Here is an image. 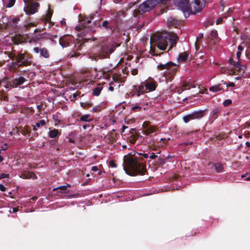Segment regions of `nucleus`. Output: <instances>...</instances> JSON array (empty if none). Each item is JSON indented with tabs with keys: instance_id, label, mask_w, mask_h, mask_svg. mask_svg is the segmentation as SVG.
Masks as SVG:
<instances>
[{
	"instance_id": "41",
	"label": "nucleus",
	"mask_w": 250,
	"mask_h": 250,
	"mask_svg": "<svg viewBox=\"0 0 250 250\" xmlns=\"http://www.w3.org/2000/svg\"><path fill=\"white\" fill-rule=\"evenodd\" d=\"M150 126V123L149 121H145L143 124V127L145 130L149 128Z\"/></svg>"
},
{
	"instance_id": "47",
	"label": "nucleus",
	"mask_w": 250,
	"mask_h": 250,
	"mask_svg": "<svg viewBox=\"0 0 250 250\" xmlns=\"http://www.w3.org/2000/svg\"><path fill=\"white\" fill-rule=\"evenodd\" d=\"M157 155H156L155 153H153V152H151L150 153V154L148 156V158L150 159H154L155 158H156L157 157Z\"/></svg>"
},
{
	"instance_id": "4",
	"label": "nucleus",
	"mask_w": 250,
	"mask_h": 250,
	"mask_svg": "<svg viewBox=\"0 0 250 250\" xmlns=\"http://www.w3.org/2000/svg\"><path fill=\"white\" fill-rule=\"evenodd\" d=\"M15 63L18 66H27L31 64V57L27 52L19 53L15 55Z\"/></svg>"
},
{
	"instance_id": "36",
	"label": "nucleus",
	"mask_w": 250,
	"mask_h": 250,
	"mask_svg": "<svg viewBox=\"0 0 250 250\" xmlns=\"http://www.w3.org/2000/svg\"><path fill=\"white\" fill-rule=\"evenodd\" d=\"M166 159H167L159 157L157 161L158 166L162 167L166 163Z\"/></svg>"
},
{
	"instance_id": "43",
	"label": "nucleus",
	"mask_w": 250,
	"mask_h": 250,
	"mask_svg": "<svg viewBox=\"0 0 250 250\" xmlns=\"http://www.w3.org/2000/svg\"><path fill=\"white\" fill-rule=\"evenodd\" d=\"M232 103V101L230 99H227L225 100L223 102V104L224 106H228L230 104H231Z\"/></svg>"
},
{
	"instance_id": "32",
	"label": "nucleus",
	"mask_w": 250,
	"mask_h": 250,
	"mask_svg": "<svg viewBox=\"0 0 250 250\" xmlns=\"http://www.w3.org/2000/svg\"><path fill=\"white\" fill-rule=\"evenodd\" d=\"M21 133L23 135H30L31 133V130L29 129V128L28 126L26 125L23 127L21 130Z\"/></svg>"
},
{
	"instance_id": "64",
	"label": "nucleus",
	"mask_w": 250,
	"mask_h": 250,
	"mask_svg": "<svg viewBox=\"0 0 250 250\" xmlns=\"http://www.w3.org/2000/svg\"><path fill=\"white\" fill-rule=\"evenodd\" d=\"M135 89V91L136 92V95L138 97L140 96L141 94H143V93L142 92H141V91H139V90H138L136 89Z\"/></svg>"
},
{
	"instance_id": "20",
	"label": "nucleus",
	"mask_w": 250,
	"mask_h": 250,
	"mask_svg": "<svg viewBox=\"0 0 250 250\" xmlns=\"http://www.w3.org/2000/svg\"><path fill=\"white\" fill-rule=\"evenodd\" d=\"M210 36L211 40L214 41V43L219 41L220 38L218 36V33L216 30H211L210 33Z\"/></svg>"
},
{
	"instance_id": "3",
	"label": "nucleus",
	"mask_w": 250,
	"mask_h": 250,
	"mask_svg": "<svg viewBox=\"0 0 250 250\" xmlns=\"http://www.w3.org/2000/svg\"><path fill=\"white\" fill-rule=\"evenodd\" d=\"M179 65L176 63L169 62L165 64H159L157 66V69L159 70H163L166 69L167 70L164 73V76L166 79L169 81H172L176 75Z\"/></svg>"
},
{
	"instance_id": "25",
	"label": "nucleus",
	"mask_w": 250,
	"mask_h": 250,
	"mask_svg": "<svg viewBox=\"0 0 250 250\" xmlns=\"http://www.w3.org/2000/svg\"><path fill=\"white\" fill-rule=\"evenodd\" d=\"M103 87L102 84H99L98 86L93 89L92 94L94 96H98L103 89Z\"/></svg>"
},
{
	"instance_id": "17",
	"label": "nucleus",
	"mask_w": 250,
	"mask_h": 250,
	"mask_svg": "<svg viewBox=\"0 0 250 250\" xmlns=\"http://www.w3.org/2000/svg\"><path fill=\"white\" fill-rule=\"evenodd\" d=\"M53 11L50 9H48L46 15L43 17V21L45 23L48 22L49 27H50L51 24V19L52 16Z\"/></svg>"
},
{
	"instance_id": "29",
	"label": "nucleus",
	"mask_w": 250,
	"mask_h": 250,
	"mask_svg": "<svg viewBox=\"0 0 250 250\" xmlns=\"http://www.w3.org/2000/svg\"><path fill=\"white\" fill-rule=\"evenodd\" d=\"M221 112V109L219 108H214L212 112L211 118L215 120L218 117V114Z\"/></svg>"
},
{
	"instance_id": "15",
	"label": "nucleus",
	"mask_w": 250,
	"mask_h": 250,
	"mask_svg": "<svg viewBox=\"0 0 250 250\" xmlns=\"http://www.w3.org/2000/svg\"><path fill=\"white\" fill-rule=\"evenodd\" d=\"M109 46H103L101 47L99 57L100 59L107 58L109 57Z\"/></svg>"
},
{
	"instance_id": "59",
	"label": "nucleus",
	"mask_w": 250,
	"mask_h": 250,
	"mask_svg": "<svg viewBox=\"0 0 250 250\" xmlns=\"http://www.w3.org/2000/svg\"><path fill=\"white\" fill-rule=\"evenodd\" d=\"M6 188L3 185H0V190L1 191H5L6 190Z\"/></svg>"
},
{
	"instance_id": "13",
	"label": "nucleus",
	"mask_w": 250,
	"mask_h": 250,
	"mask_svg": "<svg viewBox=\"0 0 250 250\" xmlns=\"http://www.w3.org/2000/svg\"><path fill=\"white\" fill-rule=\"evenodd\" d=\"M71 42V37L69 35L64 36L59 39V43L63 48L69 46Z\"/></svg>"
},
{
	"instance_id": "33",
	"label": "nucleus",
	"mask_w": 250,
	"mask_h": 250,
	"mask_svg": "<svg viewBox=\"0 0 250 250\" xmlns=\"http://www.w3.org/2000/svg\"><path fill=\"white\" fill-rule=\"evenodd\" d=\"M203 37H204V35H203V33L199 34L197 38L196 41V42L195 43V47H196V50L198 49L200 43V42L199 41V38H200V39L203 38Z\"/></svg>"
},
{
	"instance_id": "48",
	"label": "nucleus",
	"mask_w": 250,
	"mask_h": 250,
	"mask_svg": "<svg viewBox=\"0 0 250 250\" xmlns=\"http://www.w3.org/2000/svg\"><path fill=\"white\" fill-rule=\"evenodd\" d=\"M225 134H219L218 135H216L215 138L216 140H221L224 138Z\"/></svg>"
},
{
	"instance_id": "7",
	"label": "nucleus",
	"mask_w": 250,
	"mask_h": 250,
	"mask_svg": "<svg viewBox=\"0 0 250 250\" xmlns=\"http://www.w3.org/2000/svg\"><path fill=\"white\" fill-rule=\"evenodd\" d=\"M204 0H194V2L190 5L189 12L193 14L200 12L204 7Z\"/></svg>"
},
{
	"instance_id": "2",
	"label": "nucleus",
	"mask_w": 250,
	"mask_h": 250,
	"mask_svg": "<svg viewBox=\"0 0 250 250\" xmlns=\"http://www.w3.org/2000/svg\"><path fill=\"white\" fill-rule=\"evenodd\" d=\"M178 39V36L174 33L165 32L155 35L153 40H155L157 47L161 50H166L167 47L169 45V51L176 46Z\"/></svg>"
},
{
	"instance_id": "6",
	"label": "nucleus",
	"mask_w": 250,
	"mask_h": 250,
	"mask_svg": "<svg viewBox=\"0 0 250 250\" xmlns=\"http://www.w3.org/2000/svg\"><path fill=\"white\" fill-rule=\"evenodd\" d=\"M207 109L195 111L191 114L183 117V120L185 123H188L190 120L200 119L203 118L206 114Z\"/></svg>"
},
{
	"instance_id": "27",
	"label": "nucleus",
	"mask_w": 250,
	"mask_h": 250,
	"mask_svg": "<svg viewBox=\"0 0 250 250\" xmlns=\"http://www.w3.org/2000/svg\"><path fill=\"white\" fill-rule=\"evenodd\" d=\"M80 120L83 122H90L93 121L90 114H85L80 117Z\"/></svg>"
},
{
	"instance_id": "16",
	"label": "nucleus",
	"mask_w": 250,
	"mask_h": 250,
	"mask_svg": "<svg viewBox=\"0 0 250 250\" xmlns=\"http://www.w3.org/2000/svg\"><path fill=\"white\" fill-rule=\"evenodd\" d=\"M19 21V18L14 17L12 19H9L5 26H11L12 27L17 29L18 28V23Z\"/></svg>"
},
{
	"instance_id": "14",
	"label": "nucleus",
	"mask_w": 250,
	"mask_h": 250,
	"mask_svg": "<svg viewBox=\"0 0 250 250\" xmlns=\"http://www.w3.org/2000/svg\"><path fill=\"white\" fill-rule=\"evenodd\" d=\"M27 81V80L24 77H20L15 78L12 81V87H17L20 85L22 84L25 82Z\"/></svg>"
},
{
	"instance_id": "37",
	"label": "nucleus",
	"mask_w": 250,
	"mask_h": 250,
	"mask_svg": "<svg viewBox=\"0 0 250 250\" xmlns=\"http://www.w3.org/2000/svg\"><path fill=\"white\" fill-rule=\"evenodd\" d=\"M101 75H102V77L103 76L105 80H108L110 78V74L109 72L103 71L101 72Z\"/></svg>"
},
{
	"instance_id": "9",
	"label": "nucleus",
	"mask_w": 250,
	"mask_h": 250,
	"mask_svg": "<svg viewBox=\"0 0 250 250\" xmlns=\"http://www.w3.org/2000/svg\"><path fill=\"white\" fill-rule=\"evenodd\" d=\"M40 4L36 1H32L24 8V11L27 15L34 14L38 11Z\"/></svg>"
},
{
	"instance_id": "51",
	"label": "nucleus",
	"mask_w": 250,
	"mask_h": 250,
	"mask_svg": "<svg viewBox=\"0 0 250 250\" xmlns=\"http://www.w3.org/2000/svg\"><path fill=\"white\" fill-rule=\"evenodd\" d=\"M182 86L183 87V88L184 89H185V90H186V89H189L190 87L189 86V84L188 83H184Z\"/></svg>"
},
{
	"instance_id": "12",
	"label": "nucleus",
	"mask_w": 250,
	"mask_h": 250,
	"mask_svg": "<svg viewBox=\"0 0 250 250\" xmlns=\"http://www.w3.org/2000/svg\"><path fill=\"white\" fill-rule=\"evenodd\" d=\"M97 26L101 29H106L107 31L112 30L113 28L112 21H99Z\"/></svg>"
},
{
	"instance_id": "23",
	"label": "nucleus",
	"mask_w": 250,
	"mask_h": 250,
	"mask_svg": "<svg viewBox=\"0 0 250 250\" xmlns=\"http://www.w3.org/2000/svg\"><path fill=\"white\" fill-rule=\"evenodd\" d=\"M188 55V54L186 52L180 53L178 58V62H185L187 60Z\"/></svg>"
},
{
	"instance_id": "58",
	"label": "nucleus",
	"mask_w": 250,
	"mask_h": 250,
	"mask_svg": "<svg viewBox=\"0 0 250 250\" xmlns=\"http://www.w3.org/2000/svg\"><path fill=\"white\" fill-rule=\"evenodd\" d=\"M109 164H110V166L112 167H116V165L115 164V163H114V161H113V160L110 161Z\"/></svg>"
},
{
	"instance_id": "21",
	"label": "nucleus",
	"mask_w": 250,
	"mask_h": 250,
	"mask_svg": "<svg viewBox=\"0 0 250 250\" xmlns=\"http://www.w3.org/2000/svg\"><path fill=\"white\" fill-rule=\"evenodd\" d=\"M36 175L33 173L29 171H25L23 173L21 177L23 179L35 178Z\"/></svg>"
},
{
	"instance_id": "8",
	"label": "nucleus",
	"mask_w": 250,
	"mask_h": 250,
	"mask_svg": "<svg viewBox=\"0 0 250 250\" xmlns=\"http://www.w3.org/2000/svg\"><path fill=\"white\" fill-rule=\"evenodd\" d=\"M174 3L184 12H189L190 8L188 0H174Z\"/></svg>"
},
{
	"instance_id": "38",
	"label": "nucleus",
	"mask_w": 250,
	"mask_h": 250,
	"mask_svg": "<svg viewBox=\"0 0 250 250\" xmlns=\"http://www.w3.org/2000/svg\"><path fill=\"white\" fill-rule=\"evenodd\" d=\"M80 55V53H77L75 51H73L68 54V57H69L70 58H73V57H78Z\"/></svg>"
},
{
	"instance_id": "53",
	"label": "nucleus",
	"mask_w": 250,
	"mask_h": 250,
	"mask_svg": "<svg viewBox=\"0 0 250 250\" xmlns=\"http://www.w3.org/2000/svg\"><path fill=\"white\" fill-rule=\"evenodd\" d=\"M224 84H226L227 87H228V86H229V87H234L235 86V84L233 82H229L228 84L226 83V82H224Z\"/></svg>"
},
{
	"instance_id": "57",
	"label": "nucleus",
	"mask_w": 250,
	"mask_h": 250,
	"mask_svg": "<svg viewBox=\"0 0 250 250\" xmlns=\"http://www.w3.org/2000/svg\"><path fill=\"white\" fill-rule=\"evenodd\" d=\"M223 21V18H222V17L219 18L216 20V24H219L221 23Z\"/></svg>"
},
{
	"instance_id": "44",
	"label": "nucleus",
	"mask_w": 250,
	"mask_h": 250,
	"mask_svg": "<svg viewBox=\"0 0 250 250\" xmlns=\"http://www.w3.org/2000/svg\"><path fill=\"white\" fill-rule=\"evenodd\" d=\"M15 1L16 0H9L6 7L9 8L12 7L15 4Z\"/></svg>"
},
{
	"instance_id": "62",
	"label": "nucleus",
	"mask_w": 250,
	"mask_h": 250,
	"mask_svg": "<svg viewBox=\"0 0 250 250\" xmlns=\"http://www.w3.org/2000/svg\"><path fill=\"white\" fill-rule=\"evenodd\" d=\"M241 55V52L238 51L236 53V56H237V58L238 61L240 60Z\"/></svg>"
},
{
	"instance_id": "52",
	"label": "nucleus",
	"mask_w": 250,
	"mask_h": 250,
	"mask_svg": "<svg viewBox=\"0 0 250 250\" xmlns=\"http://www.w3.org/2000/svg\"><path fill=\"white\" fill-rule=\"evenodd\" d=\"M185 90V89L183 88V87L181 86V87H179L177 89V93L180 94H181Z\"/></svg>"
},
{
	"instance_id": "31",
	"label": "nucleus",
	"mask_w": 250,
	"mask_h": 250,
	"mask_svg": "<svg viewBox=\"0 0 250 250\" xmlns=\"http://www.w3.org/2000/svg\"><path fill=\"white\" fill-rule=\"evenodd\" d=\"M213 166L217 172L222 171L223 169V165L220 163L214 164Z\"/></svg>"
},
{
	"instance_id": "45",
	"label": "nucleus",
	"mask_w": 250,
	"mask_h": 250,
	"mask_svg": "<svg viewBox=\"0 0 250 250\" xmlns=\"http://www.w3.org/2000/svg\"><path fill=\"white\" fill-rule=\"evenodd\" d=\"M101 106L100 105H97V106H94L92 108V111L94 112H100V111H101Z\"/></svg>"
},
{
	"instance_id": "50",
	"label": "nucleus",
	"mask_w": 250,
	"mask_h": 250,
	"mask_svg": "<svg viewBox=\"0 0 250 250\" xmlns=\"http://www.w3.org/2000/svg\"><path fill=\"white\" fill-rule=\"evenodd\" d=\"M57 189H61V190H66V188L65 187V186H60L56 188H54L53 189V191H55L56 190H57Z\"/></svg>"
},
{
	"instance_id": "11",
	"label": "nucleus",
	"mask_w": 250,
	"mask_h": 250,
	"mask_svg": "<svg viewBox=\"0 0 250 250\" xmlns=\"http://www.w3.org/2000/svg\"><path fill=\"white\" fill-rule=\"evenodd\" d=\"M33 50L35 53L38 54L40 53V56L44 58L47 59L50 57V53L45 47L41 48L38 47H35L33 48Z\"/></svg>"
},
{
	"instance_id": "1",
	"label": "nucleus",
	"mask_w": 250,
	"mask_h": 250,
	"mask_svg": "<svg viewBox=\"0 0 250 250\" xmlns=\"http://www.w3.org/2000/svg\"><path fill=\"white\" fill-rule=\"evenodd\" d=\"M139 157L128 154L124 156L123 158V168L125 173L129 175L134 176L137 175H143L146 172L145 161L142 159L148 158V153H138Z\"/></svg>"
},
{
	"instance_id": "63",
	"label": "nucleus",
	"mask_w": 250,
	"mask_h": 250,
	"mask_svg": "<svg viewBox=\"0 0 250 250\" xmlns=\"http://www.w3.org/2000/svg\"><path fill=\"white\" fill-rule=\"evenodd\" d=\"M91 170L93 171H97L99 169L97 166H93L92 167Z\"/></svg>"
},
{
	"instance_id": "19",
	"label": "nucleus",
	"mask_w": 250,
	"mask_h": 250,
	"mask_svg": "<svg viewBox=\"0 0 250 250\" xmlns=\"http://www.w3.org/2000/svg\"><path fill=\"white\" fill-rule=\"evenodd\" d=\"M139 136L138 134H132L128 137L127 140V142L129 143L130 145H134L138 139Z\"/></svg>"
},
{
	"instance_id": "22",
	"label": "nucleus",
	"mask_w": 250,
	"mask_h": 250,
	"mask_svg": "<svg viewBox=\"0 0 250 250\" xmlns=\"http://www.w3.org/2000/svg\"><path fill=\"white\" fill-rule=\"evenodd\" d=\"M75 29L78 31L81 32L83 36H85L86 33L88 32V29L86 28V26H77Z\"/></svg>"
},
{
	"instance_id": "35",
	"label": "nucleus",
	"mask_w": 250,
	"mask_h": 250,
	"mask_svg": "<svg viewBox=\"0 0 250 250\" xmlns=\"http://www.w3.org/2000/svg\"><path fill=\"white\" fill-rule=\"evenodd\" d=\"M229 63L230 65L234 66V67L236 69L237 66H238V64L239 63V61H238L237 62L234 61L232 59L229 58Z\"/></svg>"
},
{
	"instance_id": "30",
	"label": "nucleus",
	"mask_w": 250,
	"mask_h": 250,
	"mask_svg": "<svg viewBox=\"0 0 250 250\" xmlns=\"http://www.w3.org/2000/svg\"><path fill=\"white\" fill-rule=\"evenodd\" d=\"M134 89H137L139 91H141V92H142L143 94H144L145 93H146V88H145L144 82L142 83L140 85H139L138 86H135Z\"/></svg>"
},
{
	"instance_id": "61",
	"label": "nucleus",
	"mask_w": 250,
	"mask_h": 250,
	"mask_svg": "<svg viewBox=\"0 0 250 250\" xmlns=\"http://www.w3.org/2000/svg\"><path fill=\"white\" fill-rule=\"evenodd\" d=\"M246 56L248 59L250 60V50L246 51Z\"/></svg>"
},
{
	"instance_id": "26",
	"label": "nucleus",
	"mask_w": 250,
	"mask_h": 250,
	"mask_svg": "<svg viewBox=\"0 0 250 250\" xmlns=\"http://www.w3.org/2000/svg\"><path fill=\"white\" fill-rule=\"evenodd\" d=\"M156 130V127L151 125L149 128L144 130V133L146 135H149L150 134L155 132Z\"/></svg>"
},
{
	"instance_id": "5",
	"label": "nucleus",
	"mask_w": 250,
	"mask_h": 250,
	"mask_svg": "<svg viewBox=\"0 0 250 250\" xmlns=\"http://www.w3.org/2000/svg\"><path fill=\"white\" fill-rule=\"evenodd\" d=\"M158 3L157 0H147L144 1L139 6V11L145 13L150 11L154 8Z\"/></svg>"
},
{
	"instance_id": "34",
	"label": "nucleus",
	"mask_w": 250,
	"mask_h": 250,
	"mask_svg": "<svg viewBox=\"0 0 250 250\" xmlns=\"http://www.w3.org/2000/svg\"><path fill=\"white\" fill-rule=\"evenodd\" d=\"M247 66L246 64H241L240 63L238 64V66L237 67V71H243V73H244L246 70Z\"/></svg>"
},
{
	"instance_id": "24",
	"label": "nucleus",
	"mask_w": 250,
	"mask_h": 250,
	"mask_svg": "<svg viewBox=\"0 0 250 250\" xmlns=\"http://www.w3.org/2000/svg\"><path fill=\"white\" fill-rule=\"evenodd\" d=\"M24 76L26 77V79L32 78L35 76V73L34 72L30 71L28 69L27 70H24L22 73Z\"/></svg>"
},
{
	"instance_id": "46",
	"label": "nucleus",
	"mask_w": 250,
	"mask_h": 250,
	"mask_svg": "<svg viewBox=\"0 0 250 250\" xmlns=\"http://www.w3.org/2000/svg\"><path fill=\"white\" fill-rule=\"evenodd\" d=\"M150 53L153 56H159L160 54H158L156 53L155 49L153 48L152 47L150 48Z\"/></svg>"
},
{
	"instance_id": "10",
	"label": "nucleus",
	"mask_w": 250,
	"mask_h": 250,
	"mask_svg": "<svg viewBox=\"0 0 250 250\" xmlns=\"http://www.w3.org/2000/svg\"><path fill=\"white\" fill-rule=\"evenodd\" d=\"M144 83L146 89L148 92L154 91L157 86V82L151 78H149Z\"/></svg>"
},
{
	"instance_id": "28",
	"label": "nucleus",
	"mask_w": 250,
	"mask_h": 250,
	"mask_svg": "<svg viewBox=\"0 0 250 250\" xmlns=\"http://www.w3.org/2000/svg\"><path fill=\"white\" fill-rule=\"evenodd\" d=\"M61 133L59 132L58 130L54 129L50 130L49 132V137L52 138H55Z\"/></svg>"
},
{
	"instance_id": "54",
	"label": "nucleus",
	"mask_w": 250,
	"mask_h": 250,
	"mask_svg": "<svg viewBox=\"0 0 250 250\" xmlns=\"http://www.w3.org/2000/svg\"><path fill=\"white\" fill-rule=\"evenodd\" d=\"M120 78L117 76L113 75V80L115 82H119Z\"/></svg>"
},
{
	"instance_id": "18",
	"label": "nucleus",
	"mask_w": 250,
	"mask_h": 250,
	"mask_svg": "<svg viewBox=\"0 0 250 250\" xmlns=\"http://www.w3.org/2000/svg\"><path fill=\"white\" fill-rule=\"evenodd\" d=\"M209 90L213 92H217L221 91V92H224V89L222 87V84L219 83L217 85L212 86L209 88Z\"/></svg>"
},
{
	"instance_id": "60",
	"label": "nucleus",
	"mask_w": 250,
	"mask_h": 250,
	"mask_svg": "<svg viewBox=\"0 0 250 250\" xmlns=\"http://www.w3.org/2000/svg\"><path fill=\"white\" fill-rule=\"evenodd\" d=\"M60 23L62 25V26H64L66 25V21H65V19H62L61 22H60Z\"/></svg>"
},
{
	"instance_id": "42",
	"label": "nucleus",
	"mask_w": 250,
	"mask_h": 250,
	"mask_svg": "<svg viewBox=\"0 0 250 250\" xmlns=\"http://www.w3.org/2000/svg\"><path fill=\"white\" fill-rule=\"evenodd\" d=\"M45 124H46V122H45V120H42L40 121L39 123H37L36 124V126L37 127H40L41 126V125L43 126V125H45Z\"/></svg>"
},
{
	"instance_id": "55",
	"label": "nucleus",
	"mask_w": 250,
	"mask_h": 250,
	"mask_svg": "<svg viewBox=\"0 0 250 250\" xmlns=\"http://www.w3.org/2000/svg\"><path fill=\"white\" fill-rule=\"evenodd\" d=\"M233 10L232 8H229L228 12L227 13H225V15H227L225 17L229 16L232 13Z\"/></svg>"
},
{
	"instance_id": "39",
	"label": "nucleus",
	"mask_w": 250,
	"mask_h": 250,
	"mask_svg": "<svg viewBox=\"0 0 250 250\" xmlns=\"http://www.w3.org/2000/svg\"><path fill=\"white\" fill-rule=\"evenodd\" d=\"M81 105L84 108H88L92 106V104L90 103H81Z\"/></svg>"
},
{
	"instance_id": "40",
	"label": "nucleus",
	"mask_w": 250,
	"mask_h": 250,
	"mask_svg": "<svg viewBox=\"0 0 250 250\" xmlns=\"http://www.w3.org/2000/svg\"><path fill=\"white\" fill-rule=\"evenodd\" d=\"M36 26V24L33 22H30L28 24H26L24 25V28L26 30H28L30 28L32 27Z\"/></svg>"
},
{
	"instance_id": "49",
	"label": "nucleus",
	"mask_w": 250,
	"mask_h": 250,
	"mask_svg": "<svg viewBox=\"0 0 250 250\" xmlns=\"http://www.w3.org/2000/svg\"><path fill=\"white\" fill-rule=\"evenodd\" d=\"M9 174H5L4 173L0 174V180L5 178H9Z\"/></svg>"
},
{
	"instance_id": "56",
	"label": "nucleus",
	"mask_w": 250,
	"mask_h": 250,
	"mask_svg": "<svg viewBox=\"0 0 250 250\" xmlns=\"http://www.w3.org/2000/svg\"><path fill=\"white\" fill-rule=\"evenodd\" d=\"M141 108L142 107L140 106L136 105L132 107L131 109L133 111H135L136 109H141Z\"/></svg>"
}]
</instances>
